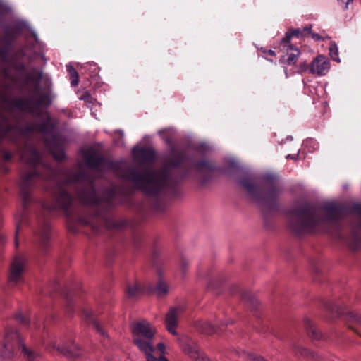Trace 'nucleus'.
Listing matches in <instances>:
<instances>
[{
  "instance_id": "4be33fe9",
  "label": "nucleus",
  "mask_w": 361,
  "mask_h": 361,
  "mask_svg": "<svg viewBox=\"0 0 361 361\" xmlns=\"http://www.w3.org/2000/svg\"><path fill=\"white\" fill-rule=\"evenodd\" d=\"M305 328L308 336L313 341H319L323 338L322 334L314 326V323L308 318L304 320Z\"/></svg>"
},
{
  "instance_id": "b1692460",
  "label": "nucleus",
  "mask_w": 361,
  "mask_h": 361,
  "mask_svg": "<svg viewBox=\"0 0 361 361\" xmlns=\"http://www.w3.org/2000/svg\"><path fill=\"white\" fill-rule=\"evenodd\" d=\"M237 291L239 292L240 298L245 302H248L249 305L253 308L257 309L259 304L258 300L250 291L243 290L240 287H236Z\"/></svg>"
},
{
  "instance_id": "f03ea898",
  "label": "nucleus",
  "mask_w": 361,
  "mask_h": 361,
  "mask_svg": "<svg viewBox=\"0 0 361 361\" xmlns=\"http://www.w3.org/2000/svg\"><path fill=\"white\" fill-rule=\"evenodd\" d=\"M259 204L264 226L274 227L283 216L290 231L296 235L314 234L325 225L344 218L350 212L361 218V204Z\"/></svg>"
},
{
  "instance_id": "6e6d98bb",
  "label": "nucleus",
  "mask_w": 361,
  "mask_h": 361,
  "mask_svg": "<svg viewBox=\"0 0 361 361\" xmlns=\"http://www.w3.org/2000/svg\"><path fill=\"white\" fill-rule=\"evenodd\" d=\"M125 163L124 161H120V162H116V163H114L113 164L114 166H121V165H123Z\"/></svg>"
},
{
  "instance_id": "412c9836",
  "label": "nucleus",
  "mask_w": 361,
  "mask_h": 361,
  "mask_svg": "<svg viewBox=\"0 0 361 361\" xmlns=\"http://www.w3.org/2000/svg\"><path fill=\"white\" fill-rule=\"evenodd\" d=\"M82 316L84 318L90 323H91L94 327V329L98 332L100 335L105 337L106 336V332L103 328V326L99 324V322L95 319L94 314L89 310H82Z\"/></svg>"
},
{
  "instance_id": "cd10ccee",
  "label": "nucleus",
  "mask_w": 361,
  "mask_h": 361,
  "mask_svg": "<svg viewBox=\"0 0 361 361\" xmlns=\"http://www.w3.org/2000/svg\"><path fill=\"white\" fill-rule=\"evenodd\" d=\"M66 68L70 76L71 86L75 87L79 83V76L78 72L71 64H67Z\"/></svg>"
},
{
  "instance_id": "1a4fd4ad",
  "label": "nucleus",
  "mask_w": 361,
  "mask_h": 361,
  "mask_svg": "<svg viewBox=\"0 0 361 361\" xmlns=\"http://www.w3.org/2000/svg\"><path fill=\"white\" fill-rule=\"evenodd\" d=\"M66 183H76V195L80 200V203H97L94 199V190L93 189L92 182L87 180L82 173H74L67 175L66 178Z\"/></svg>"
},
{
  "instance_id": "ddd939ff",
  "label": "nucleus",
  "mask_w": 361,
  "mask_h": 361,
  "mask_svg": "<svg viewBox=\"0 0 361 361\" xmlns=\"http://www.w3.org/2000/svg\"><path fill=\"white\" fill-rule=\"evenodd\" d=\"M324 305L326 310L332 314H336L338 316L344 314V312L342 307L336 303L326 302ZM345 319L348 323H350L348 324V328L352 329L361 337V334H360L357 329L353 326V324H357L361 326V314L352 311H349L345 313Z\"/></svg>"
},
{
  "instance_id": "bb28decb",
  "label": "nucleus",
  "mask_w": 361,
  "mask_h": 361,
  "mask_svg": "<svg viewBox=\"0 0 361 361\" xmlns=\"http://www.w3.org/2000/svg\"><path fill=\"white\" fill-rule=\"evenodd\" d=\"M287 51H290V52L288 53V57L286 61V64L289 66L295 64L297 62L298 57L300 54V50L298 48H293L292 46L290 45L288 46V49H287Z\"/></svg>"
},
{
  "instance_id": "7ed1b4c3",
  "label": "nucleus",
  "mask_w": 361,
  "mask_h": 361,
  "mask_svg": "<svg viewBox=\"0 0 361 361\" xmlns=\"http://www.w3.org/2000/svg\"><path fill=\"white\" fill-rule=\"evenodd\" d=\"M42 71L34 69L27 75V81L35 83V95L28 99L13 97L10 94H0V140L7 139L16 142L34 131L47 133L50 129L49 122L40 126L21 121L26 113L37 116L41 114L40 106L51 104V97L38 92V82L42 78Z\"/></svg>"
},
{
  "instance_id": "a878e982",
  "label": "nucleus",
  "mask_w": 361,
  "mask_h": 361,
  "mask_svg": "<svg viewBox=\"0 0 361 361\" xmlns=\"http://www.w3.org/2000/svg\"><path fill=\"white\" fill-rule=\"evenodd\" d=\"M18 341L22 347V353L24 355V357L27 360V361H34L37 357L39 356L38 353L27 348L24 343V341H23L20 338H18Z\"/></svg>"
},
{
  "instance_id": "a18cd8bd",
  "label": "nucleus",
  "mask_w": 361,
  "mask_h": 361,
  "mask_svg": "<svg viewBox=\"0 0 361 361\" xmlns=\"http://www.w3.org/2000/svg\"><path fill=\"white\" fill-rule=\"evenodd\" d=\"M74 307L71 301H68L66 306V314L68 317H71L73 312Z\"/></svg>"
},
{
  "instance_id": "603ef678",
  "label": "nucleus",
  "mask_w": 361,
  "mask_h": 361,
  "mask_svg": "<svg viewBox=\"0 0 361 361\" xmlns=\"http://www.w3.org/2000/svg\"><path fill=\"white\" fill-rule=\"evenodd\" d=\"M298 157H299V151L295 154H293V155L288 154L286 157V159H291L293 160H297L298 159Z\"/></svg>"
},
{
  "instance_id": "aec40b11",
  "label": "nucleus",
  "mask_w": 361,
  "mask_h": 361,
  "mask_svg": "<svg viewBox=\"0 0 361 361\" xmlns=\"http://www.w3.org/2000/svg\"><path fill=\"white\" fill-rule=\"evenodd\" d=\"M27 24L25 21H17L13 27H6L5 29V40L7 42H11L16 37L20 35V31L23 27H27Z\"/></svg>"
},
{
  "instance_id": "052dcab7",
  "label": "nucleus",
  "mask_w": 361,
  "mask_h": 361,
  "mask_svg": "<svg viewBox=\"0 0 361 361\" xmlns=\"http://www.w3.org/2000/svg\"><path fill=\"white\" fill-rule=\"evenodd\" d=\"M23 56H25L27 54L26 51H23V54H22Z\"/></svg>"
},
{
  "instance_id": "473e14b6",
  "label": "nucleus",
  "mask_w": 361,
  "mask_h": 361,
  "mask_svg": "<svg viewBox=\"0 0 361 361\" xmlns=\"http://www.w3.org/2000/svg\"><path fill=\"white\" fill-rule=\"evenodd\" d=\"M303 145L308 149L310 152H314L319 148V143L317 142V140L312 138L307 139L303 142Z\"/></svg>"
},
{
  "instance_id": "9b49d317",
  "label": "nucleus",
  "mask_w": 361,
  "mask_h": 361,
  "mask_svg": "<svg viewBox=\"0 0 361 361\" xmlns=\"http://www.w3.org/2000/svg\"><path fill=\"white\" fill-rule=\"evenodd\" d=\"M26 259L23 256L16 255L10 264L8 273V284L10 287L16 286L25 281Z\"/></svg>"
},
{
  "instance_id": "c9c22d12",
  "label": "nucleus",
  "mask_w": 361,
  "mask_h": 361,
  "mask_svg": "<svg viewBox=\"0 0 361 361\" xmlns=\"http://www.w3.org/2000/svg\"><path fill=\"white\" fill-rule=\"evenodd\" d=\"M225 163L226 164V170L240 169L238 161L233 157L226 158Z\"/></svg>"
},
{
  "instance_id": "3c124183",
  "label": "nucleus",
  "mask_w": 361,
  "mask_h": 361,
  "mask_svg": "<svg viewBox=\"0 0 361 361\" xmlns=\"http://www.w3.org/2000/svg\"><path fill=\"white\" fill-rule=\"evenodd\" d=\"M53 155L54 158L57 160H62L64 157V153L62 151H60L58 154L53 152Z\"/></svg>"
},
{
  "instance_id": "20e7f679",
  "label": "nucleus",
  "mask_w": 361,
  "mask_h": 361,
  "mask_svg": "<svg viewBox=\"0 0 361 361\" xmlns=\"http://www.w3.org/2000/svg\"><path fill=\"white\" fill-rule=\"evenodd\" d=\"M192 149L179 151L171 147V155L164 159L161 170L154 171L152 164L155 159V151L150 147H134L132 152L135 162L140 163L138 169L129 167L122 177L131 182L134 186L145 192L157 195L163 190L175 187L183 178L177 173V168L189 160L193 163L192 159L186 155Z\"/></svg>"
},
{
  "instance_id": "5fc2aeb1",
  "label": "nucleus",
  "mask_w": 361,
  "mask_h": 361,
  "mask_svg": "<svg viewBox=\"0 0 361 361\" xmlns=\"http://www.w3.org/2000/svg\"><path fill=\"white\" fill-rule=\"evenodd\" d=\"M264 52H266V51H264ZM267 53L270 56H275V52L271 49L268 50Z\"/></svg>"
},
{
  "instance_id": "4468645a",
  "label": "nucleus",
  "mask_w": 361,
  "mask_h": 361,
  "mask_svg": "<svg viewBox=\"0 0 361 361\" xmlns=\"http://www.w3.org/2000/svg\"><path fill=\"white\" fill-rule=\"evenodd\" d=\"M140 350L145 354L147 361H169L166 357V346L162 343L148 344Z\"/></svg>"
},
{
  "instance_id": "4c0bfd02",
  "label": "nucleus",
  "mask_w": 361,
  "mask_h": 361,
  "mask_svg": "<svg viewBox=\"0 0 361 361\" xmlns=\"http://www.w3.org/2000/svg\"><path fill=\"white\" fill-rule=\"evenodd\" d=\"M15 319L16 321L24 326H29L30 324V319L27 317L23 315L21 312L16 313L15 314Z\"/></svg>"
},
{
  "instance_id": "72a5a7b5",
  "label": "nucleus",
  "mask_w": 361,
  "mask_h": 361,
  "mask_svg": "<svg viewBox=\"0 0 361 361\" xmlns=\"http://www.w3.org/2000/svg\"><path fill=\"white\" fill-rule=\"evenodd\" d=\"M64 290H63V287L57 281L54 282L52 285H51V288H48L45 292H44V294H49L50 295H52L54 294V293H59V292H63Z\"/></svg>"
},
{
  "instance_id": "79ce46f5",
  "label": "nucleus",
  "mask_w": 361,
  "mask_h": 361,
  "mask_svg": "<svg viewBox=\"0 0 361 361\" xmlns=\"http://www.w3.org/2000/svg\"><path fill=\"white\" fill-rule=\"evenodd\" d=\"M189 266V262L185 257H182L180 262V267L183 275H185Z\"/></svg>"
},
{
  "instance_id": "f3484780",
  "label": "nucleus",
  "mask_w": 361,
  "mask_h": 361,
  "mask_svg": "<svg viewBox=\"0 0 361 361\" xmlns=\"http://www.w3.org/2000/svg\"><path fill=\"white\" fill-rule=\"evenodd\" d=\"M228 324V322L220 321L219 322H216L215 324H212L209 322L201 320L195 322V327L197 331L202 334L212 335L216 333L219 330L222 331L224 327L226 326Z\"/></svg>"
},
{
  "instance_id": "6e6552de",
  "label": "nucleus",
  "mask_w": 361,
  "mask_h": 361,
  "mask_svg": "<svg viewBox=\"0 0 361 361\" xmlns=\"http://www.w3.org/2000/svg\"><path fill=\"white\" fill-rule=\"evenodd\" d=\"M133 343L140 350L155 341L156 329L146 320L131 324Z\"/></svg>"
},
{
  "instance_id": "e2e57ef3",
  "label": "nucleus",
  "mask_w": 361,
  "mask_h": 361,
  "mask_svg": "<svg viewBox=\"0 0 361 361\" xmlns=\"http://www.w3.org/2000/svg\"><path fill=\"white\" fill-rule=\"evenodd\" d=\"M0 240L3 241V238L2 237H0Z\"/></svg>"
},
{
  "instance_id": "49530a36",
  "label": "nucleus",
  "mask_w": 361,
  "mask_h": 361,
  "mask_svg": "<svg viewBox=\"0 0 361 361\" xmlns=\"http://www.w3.org/2000/svg\"><path fill=\"white\" fill-rule=\"evenodd\" d=\"M339 4L344 8L347 9L350 3H352L353 0H337Z\"/></svg>"
},
{
  "instance_id": "0eeeda50",
  "label": "nucleus",
  "mask_w": 361,
  "mask_h": 361,
  "mask_svg": "<svg viewBox=\"0 0 361 361\" xmlns=\"http://www.w3.org/2000/svg\"><path fill=\"white\" fill-rule=\"evenodd\" d=\"M160 254V250L158 247L153 249L152 261L154 267L156 268L157 274L159 277L157 283L156 285L148 283L143 286L137 283L133 285L129 284L126 289V293L128 297L134 298L139 294L147 293L156 294L158 297L161 298L168 293L169 285L163 278L162 266L164 261L161 259Z\"/></svg>"
},
{
  "instance_id": "864d4df0",
  "label": "nucleus",
  "mask_w": 361,
  "mask_h": 361,
  "mask_svg": "<svg viewBox=\"0 0 361 361\" xmlns=\"http://www.w3.org/2000/svg\"><path fill=\"white\" fill-rule=\"evenodd\" d=\"M311 35L312 38L315 41H319L321 39V37L317 33H310Z\"/></svg>"
},
{
  "instance_id": "f257e3e1",
  "label": "nucleus",
  "mask_w": 361,
  "mask_h": 361,
  "mask_svg": "<svg viewBox=\"0 0 361 361\" xmlns=\"http://www.w3.org/2000/svg\"><path fill=\"white\" fill-rule=\"evenodd\" d=\"M20 204L17 209V235L23 225H28L34 218L37 224L35 230V243L42 253L49 251L51 226L49 219L56 216H64L67 226L72 233L78 232V226H90L95 234L103 228L118 231L134 228L149 216H161L168 209V204H131L137 213L135 220L117 219L114 214L116 204ZM19 243L17 239V247Z\"/></svg>"
},
{
  "instance_id": "6ab92c4d",
  "label": "nucleus",
  "mask_w": 361,
  "mask_h": 361,
  "mask_svg": "<svg viewBox=\"0 0 361 361\" xmlns=\"http://www.w3.org/2000/svg\"><path fill=\"white\" fill-rule=\"evenodd\" d=\"M49 348L56 349L59 353L71 360H75L81 355V350L75 343L60 347L51 343L49 345Z\"/></svg>"
},
{
  "instance_id": "09e8293b",
  "label": "nucleus",
  "mask_w": 361,
  "mask_h": 361,
  "mask_svg": "<svg viewBox=\"0 0 361 361\" xmlns=\"http://www.w3.org/2000/svg\"><path fill=\"white\" fill-rule=\"evenodd\" d=\"M12 157H13L12 153H11L9 152H4V154H3V159L5 162H8V161H10Z\"/></svg>"
},
{
  "instance_id": "de8ad7c7",
  "label": "nucleus",
  "mask_w": 361,
  "mask_h": 361,
  "mask_svg": "<svg viewBox=\"0 0 361 361\" xmlns=\"http://www.w3.org/2000/svg\"><path fill=\"white\" fill-rule=\"evenodd\" d=\"M115 133L118 134L120 136V139H121V141H116V145H123V136H124L123 131L121 130H115Z\"/></svg>"
},
{
  "instance_id": "f8f14e48",
  "label": "nucleus",
  "mask_w": 361,
  "mask_h": 361,
  "mask_svg": "<svg viewBox=\"0 0 361 361\" xmlns=\"http://www.w3.org/2000/svg\"><path fill=\"white\" fill-rule=\"evenodd\" d=\"M182 350L194 361H207V358L200 350L197 343L186 335H183L178 338Z\"/></svg>"
},
{
  "instance_id": "c03bdc74",
  "label": "nucleus",
  "mask_w": 361,
  "mask_h": 361,
  "mask_svg": "<svg viewBox=\"0 0 361 361\" xmlns=\"http://www.w3.org/2000/svg\"><path fill=\"white\" fill-rule=\"evenodd\" d=\"M79 99L88 103H91L92 99L90 94L87 92H84L81 96L79 97Z\"/></svg>"
},
{
  "instance_id": "7c9ffc66",
  "label": "nucleus",
  "mask_w": 361,
  "mask_h": 361,
  "mask_svg": "<svg viewBox=\"0 0 361 361\" xmlns=\"http://www.w3.org/2000/svg\"><path fill=\"white\" fill-rule=\"evenodd\" d=\"M74 201L72 195L66 190L61 189L59 192V200L57 203H72Z\"/></svg>"
},
{
  "instance_id": "58836bf2",
  "label": "nucleus",
  "mask_w": 361,
  "mask_h": 361,
  "mask_svg": "<svg viewBox=\"0 0 361 361\" xmlns=\"http://www.w3.org/2000/svg\"><path fill=\"white\" fill-rule=\"evenodd\" d=\"M353 238L354 242L351 245V248L354 250H356L361 245V236L358 233L354 232L353 233Z\"/></svg>"
},
{
  "instance_id": "39448f33",
  "label": "nucleus",
  "mask_w": 361,
  "mask_h": 361,
  "mask_svg": "<svg viewBox=\"0 0 361 361\" xmlns=\"http://www.w3.org/2000/svg\"><path fill=\"white\" fill-rule=\"evenodd\" d=\"M277 179L278 176L274 173L257 176L245 170L239 184L253 199L270 203L281 192V188L276 184Z\"/></svg>"
},
{
  "instance_id": "9d476101",
  "label": "nucleus",
  "mask_w": 361,
  "mask_h": 361,
  "mask_svg": "<svg viewBox=\"0 0 361 361\" xmlns=\"http://www.w3.org/2000/svg\"><path fill=\"white\" fill-rule=\"evenodd\" d=\"M18 338L23 341V339L19 332L14 329H7L4 339L1 357L2 361H12L16 356V347L18 346L22 350V347L18 342Z\"/></svg>"
},
{
  "instance_id": "5701e85b",
  "label": "nucleus",
  "mask_w": 361,
  "mask_h": 361,
  "mask_svg": "<svg viewBox=\"0 0 361 361\" xmlns=\"http://www.w3.org/2000/svg\"><path fill=\"white\" fill-rule=\"evenodd\" d=\"M312 29V27H305L302 30L298 28L291 30L290 33L287 32L285 35V37L281 39V44H289L290 42V39L292 36H295L298 38H301L303 36H305L308 33H310V30Z\"/></svg>"
},
{
  "instance_id": "dca6fc26",
  "label": "nucleus",
  "mask_w": 361,
  "mask_h": 361,
  "mask_svg": "<svg viewBox=\"0 0 361 361\" xmlns=\"http://www.w3.org/2000/svg\"><path fill=\"white\" fill-rule=\"evenodd\" d=\"M185 312V307L183 305L171 307L166 315L165 324L167 330L173 335L176 334L178 318Z\"/></svg>"
},
{
  "instance_id": "37998d69",
  "label": "nucleus",
  "mask_w": 361,
  "mask_h": 361,
  "mask_svg": "<svg viewBox=\"0 0 361 361\" xmlns=\"http://www.w3.org/2000/svg\"><path fill=\"white\" fill-rule=\"evenodd\" d=\"M10 10V7L0 0V14H5L9 12Z\"/></svg>"
},
{
  "instance_id": "a211bd4d",
  "label": "nucleus",
  "mask_w": 361,
  "mask_h": 361,
  "mask_svg": "<svg viewBox=\"0 0 361 361\" xmlns=\"http://www.w3.org/2000/svg\"><path fill=\"white\" fill-rule=\"evenodd\" d=\"M83 157L87 166L91 169H98L104 165V159L92 148L86 149L83 152Z\"/></svg>"
},
{
  "instance_id": "f704fd0d",
  "label": "nucleus",
  "mask_w": 361,
  "mask_h": 361,
  "mask_svg": "<svg viewBox=\"0 0 361 361\" xmlns=\"http://www.w3.org/2000/svg\"><path fill=\"white\" fill-rule=\"evenodd\" d=\"M329 54L331 57V59L336 61L340 62L341 60L338 57V47L335 43H332L329 47Z\"/></svg>"
},
{
  "instance_id": "393cba45",
  "label": "nucleus",
  "mask_w": 361,
  "mask_h": 361,
  "mask_svg": "<svg viewBox=\"0 0 361 361\" xmlns=\"http://www.w3.org/2000/svg\"><path fill=\"white\" fill-rule=\"evenodd\" d=\"M32 34L34 37L35 43L32 46L28 47L30 49H32L33 54L35 55L40 56L45 61H47L44 57V44L40 42L37 37V33L34 31H32Z\"/></svg>"
},
{
  "instance_id": "8fccbe9b",
  "label": "nucleus",
  "mask_w": 361,
  "mask_h": 361,
  "mask_svg": "<svg viewBox=\"0 0 361 361\" xmlns=\"http://www.w3.org/2000/svg\"><path fill=\"white\" fill-rule=\"evenodd\" d=\"M207 288L210 290H214L216 294H219V291L217 290H215V284L214 281H209Z\"/></svg>"
},
{
  "instance_id": "c756f323",
  "label": "nucleus",
  "mask_w": 361,
  "mask_h": 361,
  "mask_svg": "<svg viewBox=\"0 0 361 361\" xmlns=\"http://www.w3.org/2000/svg\"><path fill=\"white\" fill-rule=\"evenodd\" d=\"M293 350L296 355H300L304 357H310L312 359L315 357V353L313 351L304 348L301 346L295 345Z\"/></svg>"
},
{
  "instance_id": "2f4dec72",
  "label": "nucleus",
  "mask_w": 361,
  "mask_h": 361,
  "mask_svg": "<svg viewBox=\"0 0 361 361\" xmlns=\"http://www.w3.org/2000/svg\"><path fill=\"white\" fill-rule=\"evenodd\" d=\"M210 150V147L205 143H200L197 145L194 149H192V151L195 154V157L200 156L204 153L208 152Z\"/></svg>"
},
{
  "instance_id": "4d7b16f0",
  "label": "nucleus",
  "mask_w": 361,
  "mask_h": 361,
  "mask_svg": "<svg viewBox=\"0 0 361 361\" xmlns=\"http://www.w3.org/2000/svg\"><path fill=\"white\" fill-rule=\"evenodd\" d=\"M284 73L286 78L288 77V70L286 68H284Z\"/></svg>"
},
{
  "instance_id": "e433bc0d",
  "label": "nucleus",
  "mask_w": 361,
  "mask_h": 361,
  "mask_svg": "<svg viewBox=\"0 0 361 361\" xmlns=\"http://www.w3.org/2000/svg\"><path fill=\"white\" fill-rule=\"evenodd\" d=\"M255 317L257 320V324H254V328L257 331H269V327L267 326L266 324H264L262 321L260 320L257 313H255Z\"/></svg>"
},
{
  "instance_id": "bf43d9fd",
  "label": "nucleus",
  "mask_w": 361,
  "mask_h": 361,
  "mask_svg": "<svg viewBox=\"0 0 361 361\" xmlns=\"http://www.w3.org/2000/svg\"><path fill=\"white\" fill-rule=\"evenodd\" d=\"M134 241H135V244L136 245V246H138V245H137V240H136V238H135V239H134Z\"/></svg>"
},
{
  "instance_id": "13d9d810",
  "label": "nucleus",
  "mask_w": 361,
  "mask_h": 361,
  "mask_svg": "<svg viewBox=\"0 0 361 361\" xmlns=\"http://www.w3.org/2000/svg\"><path fill=\"white\" fill-rule=\"evenodd\" d=\"M293 140V137L291 135H289L286 137V140Z\"/></svg>"
},
{
  "instance_id": "a19ab883",
  "label": "nucleus",
  "mask_w": 361,
  "mask_h": 361,
  "mask_svg": "<svg viewBox=\"0 0 361 361\" xmlns=\"http://www.w3.org/2000/svg\"><path fill=\"white\" fill-rule=\"evenodd\" d=\"M194 165L198 170H202L204 168H206L208 169H212V165L210 164V163L209 161H207L206 160H204V161H200L197 163H195Z\"/></svg>"
},
{
  "instance_id": "680f3d73",
  "label": "nucleus",
  "mask_w": 361,
  "mask_h": 361,
  "mask_svg": "<svg viewBox=\"0 0 361 361\" xmlns=\"http://www.w3.org/2000/svg\"><path fill=\"white\" fill-rule=\"evenodd\" d=\"M90 66H92V64H90ZM92 66L94 67V69H96V65L95 64H93Z\"/></svg>"
},
{
  "instance_id": "423d86ee",
  "label": "nucleus",
  "mask_w": 361,
  "mask_h": 361,
  "mask_svg": "<svg viewBox=\"0 0 361 361\" xmlns=\"http://www.w3.org/2000/svg\"><path fill=\"white\" fill-rule=\"evenodd\" d=\"M20 159L30 168V171L23 172L21 176V192L26 200L29 197L27 188L32 186L37 179L52 180L56 171L47 165L43 166L45 175H42L36 171L35 166L40 162V155L37 149L27 142L25 143L23 150L20 152Z\"/></svg>"
},
{
  "instance_id": "ea45409f",
  "label": "nucleus",
  "mask_w": 361,
  "mask_h": 361,
  "mask_svg": "<svg viewBox=\"0 0 361 361\" xmlns=\"http://www.w3.org/2000/svg\"><path fill=\"white\" fill-rule=\"evenodd\" d=\"M307 71L310 73V65L306 62H302L298 66L297 71L295 72L299 74H302Z\"/></svg>"
},
{
  "instance_id": "2eb2a0df",
  "label": "nucleus",
  "mask_w": 361,
  "mask_h": 361,
  "mask_svg": "<svg viewBox=\"0 0 361 361\" xmlns=\"http://www.w3.org/2000/svg\"><path fill=\"white\" fill-rule=\"evenodd\" d=\"M329 69L330 61L323 55H319L314 58L310 65V73L318 76L325 75Z\"/></svg>"
},
{
  "instance_id": "c85d7f7f",
  "label": "nucleus",
  "mask_w": 361,
  "mask_h": 361,
  "mask_svg": "<svg viewBox=\"0 0 361 361\" xmlns=\"http://www.w3.org/2000/svg\"><path fill=\"white\" fill-rule=\"evenodd\" d=\"M175 130L173 128H169L165 130H160L159 132V135L161 136L163 140L169 145H172V141L175 135Z\"/></svg>"
}]
</instances>
